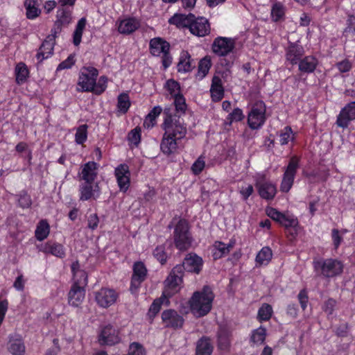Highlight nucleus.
Returning <instances> with one entry per match:
<instances>
[{
  "label": "nucleus",
  "mask_w": 355,
  "mask_h": 355,
  "mask_svg": "<svg viewBox=\"0 0 355 355\" xmlns=\"http://www.w3.org/2000/svg\"><path fill=\"white\" fill-rule=\"evenodd\" d=\"M258 188L259 194L266 200H272L277 193L276 187L270 182L258 183L256 184Z\"/></svg>",
  "instance_id": "nucleus-29"
},
{
  "label": "nucleus",
  "mask_w": 355,
  "mask_h": 355,
  "mask_svg": "<svg viewBox=\"0 0 355 355\" xmlns=\"http://www.w3.org/2000/svg\"><path fill=\"white\" fill-rule=\"evenodd\" d=\"M272 252L269 247H263L257 254L256 261L259 265L267 264L272 259Z\"/></svg>",
  "instance_id": "nucleus-39"
},
{
  "label": "nucleus",
  "mask_w": 355,
  "mask_h": 355,
  "mask_svg": "<svg viewBox=\"0 0 355 355\" xmlns=\"http://www.w3.org/2000/svg\"><path fill=\"white\" fill-rule=\"evenodd\" d=\"M279 141L282 145H286L289 140L293 139V130L291 127L286 126L279 135Z\"/></svg>",
  "instance_id": "nucleus-52"
},
{
  "label": "nucleus",
  "mask_w": 355,
  "mask_h": 355,
  "mask_svg": "<svg viewBox=\"0 0 355 355\" xmlns=\"http://www.w3.org/2000/svg\"><path fill=\"white\" fill-rule=\"evenodd\" d=\"M164 113L166 117L162 128L164 130L166 137H172L176 138V139L181 140L183 139L187 132V125L184 121L180 119V115L168 114L166 110Z\"/></svg>",
  "instance_id": "nucleus-2"
},
{
  "label": "nucleus",
  "mask_w": 355,
  "mask_h": 355,
  "mask_svg": "<svg viewBox=\"0 0 355 355\" xmlns=\"http://www.w3.org/2000/svg\"><path fill=\"white\" fill-rule=\"evenodd\" d=\"M231 331L221 327L217 333V345L220 350L228 351L231 345Z\"/></svg>",
  "instance_id": "nucleus-24"
},
{
  "label": "nucleus",
  "mask_w": 355,
  "mask_h": 355,
  "mask_svg": "<svg viewBox=\"0 0 355 355\" xmlns=\"http://www.w3.org/2000/svg\"><path fill=\"white\" fill-rule=\"evenodd\" d=\"M118 297V294L113 289L102 288L96 293V301L97 304L103 308H107L112 305Z\"/></svg>",
  "instance_id": "nucleus-14"
},
{
  "label": "nucleus",
  "mask_w": 355,
  "mask_h": 355,
  "mask_svg": "<svg viewBox=\"0 0 355 355\" xmlns=\"http://www.w3.org/2000/svg\"><path fill=\"white\" fill-rule=\"evenodd\" d=\"M331 236L335 249H337L343 241V237L340 235V232L337 229H333Z\"/></svg>",
  "instance_id": "nucleus-63"
},
{
  "label": "nucleus",
  "mask_w": 355,
  "mask_h": 355,
  "mask_svg": "<svg viewBox=\"0 0 355 355\" xmlns=\"http://www.w3.org/2000/svg\"><path fill=\"white\" fill-rule=\"evenodd\" d=\"M162 296L159 299L155 300L150 306L148 310V315L150 319L155 318L157 313L159 311L162 304Z\"/></svg>",
  "instance_id": "nucleus-53"
},
{
  "label": "nucleus",
  "mask_w": 355,
  "mask_h": 355,
  "mask_svg": "<svg viewBox=\"0 0 355 355\" xmlns=\"http://www.w3.org/2000/svg\"><path fill=\"white\" fill-rule=\"evenodd\" d=\"M179 139L172 137H166L164 134L160 144V149L162 152L167 155L174 153L178 148Z\"/></svg>",
  "instance_id": "nucleus-26"
},
{
  "label": "nucleus",
  "mask_w": 355,
  "mask_h": 355,
  "mask_svg": "<svg viewBox=\"0 0 355 355\" xmlns=\"http://www.w3.org/2000/svg\"><path fill=\"white\" fill-rule=\"evenodd\" d=\"M140 26L139 21L135 18H128L121 20L118 26V31L121 34L129 35Z\"/></svg>",
  "instance_id": "nucleus-28"
},
{
  "label": "nucleus",
  "mask_w": 355,
  "mask_h": 355,
  "mask_svg": "<svg viewBox=\"0 0 355 355\" xmlns=\"http://www.w3.org/2000/svg\"><path fill=\"white\" fill-rule=\"evenodd\" d=\"M235 47V40L230 37H217L211 45L212 51L218 56L225 57Z\"/></svg>",
  "instance_id": "nucleus-10"
},
{
  "label": "nucleus",
  "mask_w": 355,
  "mask_h": 355,
  "mask_svg": "<svg viewBox=\"0 0 355 355\" xmlns=\"http://www.w3.org/2000/svg\"><path fill=\"white\" fill-rule=\"evenodd\" d=\"M193 18V15L175 14L169 19L168 22L171 24L175 25L178 28H188L189 29L191 22Z\"/></svg>",
  "instance_id": "nucleus-30"
},
{
  "label": "nucleus",
  "mask_w": 355,
  "mask_h": 355,
  "mask_svg": "<svg viewBox=\"0 0 355 355\" xmlns=\"http://www.w3.org/2000/svg\"><path fill=\"white\" fill-rule=\"evenodd\" d=\"M116 180L120 190L126 191L130 186V176L121 177Z\"/></svg>",
  "instance_id": "nucleus-62"
},
{
  "label": "nucleus",
  "mask_w": 355,
  "mask_h": 355,
  "mask_svg": "<svg viewBox=\"0 0 355 355\" xmlns=\"http://www.w3.org/2000/svg\"><path fill=\"white\" fill-rule=\"evenodd\" d=\"M210 30L208 19L202 17H196L193 15L189 28L191 33L198 37H204L209 34Z\"/></svg>",
  "instance_id": "nucleus-12"
},
{
  "label": "nucleus",
  "mask_w": 355,
  "mask_h": 355,
  "mask_svg": "<svg viewBox=\"0 0 355 355\" xmlns=\"http://www.w3.org/2000/svg\"><path fill=\"white\" fill-rule=\"evenodd\" d=\"M211 66V60L207 56L205 57L198 64V73L196 77L202 80L209 72Z\"/></svg>",
  "instance_id": "nucleus-37"
},
{
  "label": "nucleus",
  "mask_w": 355,
  "mask_h": 355,
  "mask_svg": "<svg viewBox=\"0 0 355 355\" xmlns=\"http://www.w3.org/2000/svg\"><path fill=\"white\" fill-rule=\"evenodd\" d=\"M57 17V22H60V24L63 26H67L71 22V11L65 8L60 9L58 11Z\"/></svg>",
  "instance_id": "nucleus-46"
},
{
  "label": "nucleus",
  "mask_w": 355,
  "mask_h": 355,
  "mask_svg": "<svg viewBox=\"0 0 355 355\" xmlns=\"http://www.w3.org/2000/svg\"><path fill=\"white\" fill-rule=\"evenodd\" d=\"M74 62V57L72 55H70L65 60L59 64L57 71L69 69L73 65Z\"/></svg>",
  "instance_id": "nucleus-61"
},
{
  "label": "nucleus",
  "mask_w": 355,
  "mask_h": 355,
  "mask_svg": "<svg viewBox=\"0 0 355 355\" xmlns=\"http://www.w3.org/2000/svg\"><path fill=\"white\" fill-rule=\"evenodd\" d=\"M71 268L73 276V285L85 287L87 284V274L80 268L79 262L78 261L73 262Z\"/></svg>",
  "instance_id": "nucleus-23"
},
{
  "label": "nucleus",
  "mask_w": 355,
  "mask_h": 355,
  "mask_svg": "<svg viewBox=\"0 0 355 355\" xmlns=\"http://www.w3.org/2000/svg\"><path fill=\"white\" fill-rule=\"evenodd\" d=\"M191 56L187 53H184L180 59L178 64V70L179 72H188L190 71L193 67L190 62Z\"/></svg>",
  "instance_id": "nucleus-40"
},
{
  "label": "nucleus",
  "mask_w": 355,
  "mask_h": 355,
  "mask_svg": "<svg viewBox=\"0 0 355 355\" xmlns=\"http://www.w3.org/2000/svg\"><path fill=\"white\" fill-rule=\"evenodd\" d=\"M128 139L129 141L137 146L141 140V129L139 127L135 128L132 130L128 134Z\"/></svg>",
  "instance_id": "nucleus-57"
},
{
  "label": "nucleus",
  "mask_w": 355,
  "mask_h": 355,
  "mask_svg": "<svg viewBox=\"0 0 355 355\" xmlns=\"http://www.w3.org/2000/svg\"><path fill=\"white\" fill-rule=\"evenodd\" d=\"M315 271L324 278L340 275L343 271V263L336 259H320L313 262Z\"/></svg>",
  "instance_id": "nucleus-3"
},
{
  "label": "nucleus",
  "mask_w": 355,
  "mask_h": 355,
  "mask_svg": "<svg viewBox=\"0 0 355 355\" xmlns=\"http://www.w3.org/2000/svg\"><path fill=\"white\" fill-rule=\"evenodd\" d=\"M87 124H83L78 127L75 135V141L78 144H83L87 139Z\"/></svg>",
  "instance_id": "nucleus-47"
},
{
  "label": "nucleus",
  "mask_w": 355,
  "mask_h": 355,
  "mask_svg": "<svg viewBox=\"0 0 355 355\" xmlns=\"http://www.w3.org/2000/svg\"><path fill=\"white\" fill-rule=\"evenodd\" d=\"M16 82L17 84H21L26 80L28 76V70L24 63H19L15 68Z\"/></svg>",
  "instance_id": "nucleus-41"
},
{
  "label": "nucleus",
  "mask_w": 355,
  "mask_h": 355,
  "mask_svg": "<svg viewBox=\"0 0 355 355\" xmlns=\"http://www.w3.org/2000/svg\"><path fill=\"white\" fill-rule=\"evenodd\" d=\"M114 173L116 179L121 177L130 176V175L129 167L126 164H120L115 168Z\"/></svg>",
  "instance_id": "nucleus-59"
},
{
  "label": "nucleus",
  "mask_w": 355,
  "mask_h": 355,
  "mask_svg": "<svg viewBox=\"0 0 355 355\" xmlns=\"http://www.w3.org/2000/svg\"><path fill=\"white\" fill-rule=\"evenodd\" d=\"M173 240L175 247L180 250H187L192 243V236L187 220L180 219L175 226Z\"/></svg>",
  "instance_id": "nucleus-4"
},
{
  "label": "nucleus",
  "mask_w": 355,
  "mask_h": 355,
  "mask_svg": "<svg viewBox=\"0 0 355 355\" xmlns=\"http://www.w3.org/2000/svg\"><path fill=\"white\" fill-rule=\"evenodd\" d=\"M85 295V287L72 285L68 294L69 304L73 306H78L83 302Z\"/></svg>",
  "instance_id": "nucleus-21"
},
{
  "label": "nucleus",
  "mask_w": 355,
  "mask_h": 355,
  "mask_svg": "<svg viewBox=\"0 0 355 355\" xmlns=\"http://www.w3.org/2000/svg\"><path fill=\"white\" fill-rule=\"evenodd\" d=\"M355 119V101L346 105L337 116L336 125L342 128H347L349 123Z\"/></svg>",
  "instance_id": "nucleus-13"
},
{
  "label": "nucleus",
  "mask_w": 355,
  "mask_h": 355,
  "mask_svg": "<svg viewBox=\"0 0 355 355\" xmlns=\"http://www.w3.org/2000/svg\"><path fill=\"white\" fill-rule=\"evenodd\" d=\"M162 110V109L159 106L154 107L146 116L144 122V126L147 128L153 127L155 123V119L160 114Z\"/></svg>",
  "instance_id": "nucleus-38"
},
{
  "label": "nucleus",
  "mask_w": 355,
  "mask_h": 355,
  "mask_svg": "<svg viewBox=\"0 0 355 355\" xmlns=\"http://www.w3.org/2000/svg\"><path fill=\"white\" fill-rule=\"evenodd\" d=\"M80 200L86 201L96 199L100 196V187L95 182H84L80 185Z\"/></svg>",
  "instance_id": "nucleus-16"
},
{
  "label": "nucleus",
  "mask_w": 355,
  "mask_h": 355,
  "mask_svg": "<svg viewBox=\"0 0 355 355\" xmlns=\"http://www.w3.org/2000/svg\"><path fill=\"white\" fill-rule=\"evenodd\" d=\"M40 250L46 254H51L59 258L65 257V251L63 245L58 243L49 241L42 245Z\"/></svg>",
  "instance_id": "nucleus-27"
},
{
  "label": "nucleus",
  "mask_w": 355,
  "mask_h": 355,
  "mask_svg": "<svg viewBox=\"0 0 355 355\" xmlns=\"http://www.w3.org/2000/svg\"><path fill=\"white\" fill-rule=\"evenodd\" d=\"M285 14V8L282 3L279 2L275 3L271 9V16L275 21L280 20Z\"/></svg>",
  "instance_id": "nucleus-45"
},
{
  "label": "nucleus",
  "mask_w": 355,
  "mask_h": 355,
  "mask_svg": "<svg viewBox=\"0 0 355 355\" xmlns=\"http://www.w3.org/2000/svg\"><path fill=\"white\" fill-rule=\"evenodd\" d=\"M174 105L175 107L176 114H184L187 109V104L185 98L182 94L176 95L174 97Z\"/></svg>",
  "instance_id": "nucleus-49"
},
{
  "label": "nucleus",
  "mask_w": 355,
  "mask_h": 355,
  "mask_svg": "<svg viewBox=\"0 0 355 355\" xmlns=\"http://www.w3.org/2000/svg\"><path fill=\"white\" fill-rule=\"evenodd\" d=\"M266 106L263 101L257 102L252 107L248 117V123L253 129H258L265 122Z\"/></svg>",
  "instance_id": "nucleus-9"
},
{
  "label": "nucleus",
  "mask_w": 355,
  "mask_h": 355,
  "mask_svg": "<svg viewBox=\"0 0 355 355\" xmlns=\"http://www.w3.org/2000/svg\"><path fill=\"white\" fill-rule=\"evenodd\" d=\"M279 223L286 228L295 227L298 225L296 218L287 216L285 214H282Z\"/></svg>",
  "instance_id": "nucleus-54"
},
{
  "label": "nucleus",
  "mask_w": 355,
  "mask_h": 355,
  "mask_svg": "<svg viewBox=\"0 0 355 355\" xmlns=\"http://www.w3.org/2000/svg\"><path fill=\"white\" fill-rule=\"evenodd\" d=\"M267 215L272 218V220L279 223L280 218L282 216V213L277 211L276 209L272 207H269L266 209Z\"/></svg>",
  "instance_id": "nucleus-64"
},
{
  "label": "nucleus",
  "mask_w": 355,
  "mask_h": 355,
  "mask_svg": "<svg viewBox=\"0 0 355 355\" xmlns=\"http://www.w3.org/2000/svg\"><path fill=\"white\" fill-rule=\"evenodd\" d=\"M119 341L118 331L111 325L105 326L98 336V343L101 345H114Z\"/></svg>",
  "instance_id": "nucleus-17"
},
{
  "label": "nucleus",
  "mask_w": 355,
  "mask_h": 355,
  "mask_svg": "<svg viewBox=\"0 0 355 355\" xmlns=\"http://www.w3.org/2000/svg\"><path fill=\"white\" fill-rule=\"evenodd\" d=\"M213 349L210 338L202 336L196 343V355H211Z\"/></svg>",
  "instance_id": "nucleus-31"
},
{
  "label": "nucleus",
  "mask_w": 355,
  "mask_h": 355,
  "mask_svg": "<svg viewBox=\"0 0 355 355\" xmlns=\"http://www.w3.org/2000/svg\"><path fill=\"white\" fill-rule=\"evenodd\" d=\"M317 66V60L312 56H306L299 62V69L302 72L311 73Z\"/></svg>",
  "instance_id": "nucleus-33"
},
{
  "label": "nucleus",
  "mask_w": 355,
  "mask_h": 355,
  "mask_svg": "<svg viewBox=\"0 0 355 355\" xmlns=\"http://www.w3.org/2000/svg\"><path fill=\"white\" fill-rule=\"evenodd\" d=\"M146 274L147 270L142 262L138 261L135 263L130 285V291L132 293L135 292L140 286L141 283L145 280Z\"/></svg>",
  "instance_id": "nucleus-18"
},
{
  "label": "nucleus",
  "mask_w": 355,
  "mask_h": 355,
  "mask_svg": "<svg viewBox=\"0 0 355 355\" xmlns=\"http://www.w3.org/2000/svg\"><path fill=\"white\" fill-rule=\"evenodd\" d=\"M181 266H175L169 275L164 281V288L162 293V297L164 299H168L178 292L179 286L182 282L184 274L181 272Z\"/></svg>",
  "instance_id": "nucleus-6"
},
{
  "label": "nucleus",
  "mask_w": 355,
  "mask_h": 355,
  "mask_svg": "<svg viewBox=\"0 0 355 355\" xmlns=\"http://www.w3.org/2000/svg\"><path fill=\"white\" fill-rule=\"evenodd\" d=\"M24 6L26 9V17L28 19H35L41 12L40 10L37 8V3L35 0H26Z\"/></svg>",
  "instance_id": "nucleus-35"
},
{
  "label": "nucleus",
  "mask_w": 355,
  "mask_h": 355,
  "mask_svg": "<svg viewBox=\"0 0 355 355\" xmlns=\"http://www.w3.org/2000/svg\"><path fill=\"white\" fill-rule=\"evenodd\" d=\"M150 53L154 56H159L162 53V62L164 69L168 68L172 63L170 55V44L161 37H155L150 41Z\"/></svg>",
  "instance_id": "nucleus-5"
},
{
  "label": "nucleus",
  "mask_w": 355,
  "mask_h": 355,
  "mask_svg": "<svg viewBox=\"0 0 355 355\" xmlns=\"http://www.w3.org/2000/svg\"><path fill=\"white\" fill-rule=\"evenodd\" d=\"M50 232V226L46 220H42L37 225L35 230V237L38 241L45 239Z\"/></svg>",
  "instance_id": "nucleus-34"
},
{
  "label": "nucleus",
  "mask_w": 355,
  "mask_h": 355,
  "mask_svg": "<svg viewBox=\"0 0 355 355\" xmlns=\"http://www.w3.org/2000/svg\"><path fill=\"white\" fill-rule=\"evenodd\" d=\"M272 306L268 304H264L259 309L258 318L260 321L268 320L272 316Z\"/></svg>",
  "instance_id": "nucleus-48"
},
{
  "label": "nucleus",
  "mask_w": 355,
  "mask_h": 355,
  "mask_svg": "<svg viewBox=\"0 0 355 355\" xmlns=\"http://www.w3.org/2000/svg\"><path fill=\"white\" fill-rule=\"evenodd\" d=\"M304 53V48L297 44H291L286 50V60L291 64H296L300 60Z\"/></svg>",
  "instance_id": "nucleus-25"
},
{
  "label": "nucleus",
  "mask_w": 355,
  "mask_h": 355,
  "mask_svg": "<svg viewBox=\"0 0 355 355\" xmlns=\"http://www.w3.org/2000/svg\"><path fill=\"white\" fill-rule=\"evenodd\" d=\"M299 168V159L296 156L291 158L288 164L284 173L280 184V191L288 193L293 185L294 179Z\"/></svg>",
  "instance_id": "nucleus-8"
},
{
  "label": "nucleus",
  "mask_w": 355,
  "mask_h": 355,
  "mask_svg": "<svg viewBox=\"0 0 355 355\" xmlns=\"http://www.w3.org/2000/svg\"><path fill=\"white\" fill-rule=\"evenodd\" d=\"M98 75V70L93 67H83L81 69L77 88L79 92H92L95 86V81Z\"/></svg>",
  "instance_id": "nucleus-7"
},
{
  "label": "nucleus",
  "mask_w": 355,
  "mask_h": 355,
  "mask_svg": "<svg viewBox=\"0 0 355 355\" xmlns=\"http://www.w3.org/2000/svg\"><path fill=\"white\" fill-rule=\"evenodd\" d=\"M202 259L196 254H189L184 259L182 264H178L175 266H181V272L184 271L198 274L201 270Z\"/></svg>",
  "instance_id": "nucleus-15"
},
{
  "label": "nucleus",
  "mask_w": 355,
  "mask_h": 355,
  "mask_svg": "<svg viewBox=\"0 0 355 355\" xmlns=\"http://www.w3.org/2000/svg\"><path fill=\"white\" fill-rule=\"evenodd\" d=\"M211 98L214 101H220L224 97V87L220 76L215 74L211 80L210 88Z\"/></svg>",
  "instance_id": "nucleus-22"
},
{
  "label": "nucleus",
  "mask_w": 355,
  "mask_h": 355,
  "mask_svg": "<svg viewBox=\"0 0 355 355\" xmlns=\"http://www.w3.org/2000/svg\"><path fill=\"white\" fill-rule=\"evenodd\" d=\"M266 337V329L263 327H260L258 329L252 331L250 340L256 345H261L264 343Z\"/></svg>",
  "instance_id": "nucleus-42"
},
{
  "label": "nucleus",
  "mask_w": 355,
  "mask_h": 355,
  "mask_svg": "<svg viewBox=\"0 0 355 355\" xmlns=\"http://www.w3.org/2000/svg\"><path fill=\"white\" fill-rule=\"evenodd\" d=\"M86 19L85 17L81 18L78 21L76 29L73 35V43L75 46H78L81 42L82 35L83 31L86 26Z\"/></svg>",
  "instance_id": "nucleus-36"
},
{
  "label": "nucleus",
  "mask_w": 355,
  "mask_h": 355,
  "mask_svg": "<svg viewBox=\"0 0 355 355\" xmlns=\"http://www.w3.org/2000/svg\"><path fill=\"white\" fill-rule=\"evenodd\" d=\"M117 107L123 113H126L130 106V98L126 93H122L118 96Z\"/></svg>",
  "instance_id": "nucleus-43"
},
{
  "label": "nucleus",
  "mask_w": 355,
  "mask_h": 355,
  "mask_svg": "<svg viewBox=\"0 0 355 355\" xmlns=\"http://www.w3.org/2000/svg\"><path fill=\"white\" fill-rule=\"evenodd\" d=\"M243 118L244 115L242 110L239 108H235L232 112L229 114L227 119L229 121L228 123L230 125L233 121H240Z\"/></svg>",
  "instance_id": "nucleus-58"
},
{
  "label": "nucleus",
  "mask_w": 355,
  "mask_h": 355,
  "mask_svg": "<svg viewBox=\"0 0 355 355\" xmlns=\"http://www.w3.org/2000/svg\"><path fill=\"white\" fill-rule=\"evenodd\" d=\"M8 349L12 355H24L26 347L21 339L10 338Z\"/></svg>",
  "instance_id": "nucleus-32"
},
{
  "label": "nucleus",
  "mask_w": 355,
  "mask_h": 355,
  "mask_svg": "<svg viewBox=\"0 0 355 355\" xmlns=\"http://www.w3.org/2000/svg\"><path fill=\"white\" fill-rule=\"evenodd\" d=\"M126 355H146V350L142 345L134 342L130 345L128 353Z\"/></svg>",
  "instance_id": "nucleus-51"
},
{
  "label": "nucleus",
  "mask_w": 355,
  "mask_h": 355,
  "mask_svg": "<svg viewBox=\"0 0 355 355\" xmlns=\"http://www.w3.org/2000/svg\"><path fill=\"white\" fill-rule=\"evenodd\" d=\"M153 255L161 264L163 265L166 262L168 255L165 251L164 245L157 246L153 251Z\"/></svg>",
  "instance_id": "nucleus-50"
},
{
  "label": "nucleus",
  "mask_w": 355,
  "mask_h": 355,
  "mask_svg": "<svg viewBox=\"0 0 355 355\" xmlns=\"http://www.w3.org/2000/svg\"><path fill=\"white\" fill-rule=\"evenodd\" d=\"M55 41L53 40V36H47L40 46L36 58L39 62H42L44 59L48 58L53 53V48Z\"/></svg>",
  "instance_id": "nucleus-19"
},
{
  "label": "nucleus",
  "mask_w": 355,
  "mask_h": 355,
  "mask_svg": "<svg viewBox=\"0 0 355 355\" xmlns=\"http://www.w3.org/2000/svg\"><path fill=\"white\" fill-rule=\"evenodd\" d=\"M214 247L218 251V253H220V254H218L216 252L214 254V259H218L223 255L227 254L233 248V244L230 243L228 245H225L222 242L216 241L214 244Z\"/></svg>",
  "instance_id": "nucleus-44"
},
{
  "label": "nucleus",
  "mask_w": 355,
  "mask_h": 355,
  "mask_svg": "<svg viewBox=\"0 0 355 355\" xmlns=\"http://www.w3.org/2000/svg\"><path fill=\"white\" fill-rule=\"evenodd\" d=\"M99 223V218L96 214H92L88 216L87 218V227L92 230H94L97 228Z\"/></svg>",
  "instance_id": "nucleus-60"
},
{
  "label": "nucleus",
  "mask_w": 355,
  "mask_h": 355,
  "mask_svg": "<svg viewBox=\"0 0 355 355\" xmlns=\"http://www.w3.org/2000/svg\"><path fill=\"white\" fill-rule=\"evenodd\" d=\"M214 297L209 286H204L201 291L194 292L189 301L191 313L196 318L207 315L211 310Z\"/></svg>",
  "instance_id": "nucleus-1"
},
{
  "label": "nucleus",
  "mask_w": 355,
  "mask_h": 355,
  "mask_svg": "<svg viewBox=\"0 0 355 355\" xmlns=\"http://www.w3.org/2000/svg\"><path fill=\"white\" fill-rule=\"evenodd\" d=\"M97 169V163L88 162L82 167V171L80 173V179L84 182H94L98 175Z\"/></svg>",
  "instance_id": "nucleus-20"
},
{
  "label": "nucleus",
  "mask_w": 355,
  "mask_h": 355,
  "mask_svg": "<svg viewBox=\"0 0 355 355\" xmlns=\"http://www.w3.org/2000/svg\"><path fill=\"white\" fill-rule=\"evenodd\" d=\"M166 86L167 87V89L170 92V94L173 97H175L176 95L181 94L180 93V87L179 83L177 81H175L173 79H170V80H167V82L166 83Z\"/></svg>",
  "instance_id": "nucleus-56"
},
{
  "label": "nucleus",
  "mask_w": 355,
  "mask_h": 355,
  "mask_svg": "<svg viewBox=\"0 0 355 355\" xmlns=\"http://www.w3.org/2000/svg\"><path fill=\"white\" fill-rule=\"evenodd\" d=\"M107 79L105 76L100 77L98 83H96V80L95 81V86L94 87V89H92V92H94L97 95L101 94L107 87Z\"/></svg>",
  "instance_id": "nucleus-55"
},
{
  "label": "nucleus",
  "mask_w": 355,
  "mask_h": 355,
  "mask_svg": "<svg viewBox=\"0 0 355 355\" xmlns=\"http://www.w3.org/2000/svg\"><path fill=\"white\" fill-rule=\"evenodd\" d=\"M162 320L165 327L175 329L182 328L184 322L183 317L173 309L164 311L162 313Z\"/></svg>",
  "instance_id": "nucleus-11"
}]
</instances>
